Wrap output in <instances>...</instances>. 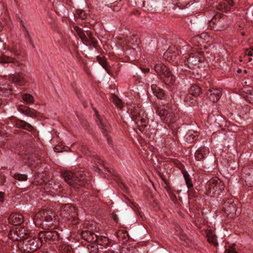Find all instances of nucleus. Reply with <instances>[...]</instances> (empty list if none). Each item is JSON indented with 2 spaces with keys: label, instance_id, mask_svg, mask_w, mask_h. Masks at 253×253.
<instances>
[{
  "label": "nucleus",
  "instance_id": "nucleus-24",
  "mask_svg": "<svg viewBox=\"0 0 253 253\" xmlns=\"http://www.w3.org/2000/svg\"><path fill=\"white\" fill-rule=\"evenodd\" d=\"M208 153V149L201 147L196 151L195 153V158L197 161H201L204 159L205 156Z\"/></svg>",
  "mask_w": 253,
  "mask_h": 253
},
{
  "label": "nucleus",
  "instance_id": "nucleus-38",
  "mask_svg": "<svg viewBox=\"0 0 253 253\" xmlns=\"http://www.w3.org/2000/svg\"><path fill=\"white\" fill-rule=\"evenodd\" d=\"M13 178L20 181H27L28 179V176L26 174H21L19 173H15L13 175Z\"/></svg>",
  "mask_w": 253,
  "mask_h": 253
},
{
  "label": "nucleus",
  "instance_id": "nucleus-5",
  "mask_svg": "<svg viewBox=\"0 0 253 253\" xmlns=\"http://www.w3.org/2000/svg\"><path fill=\"white\" fill-rule=\"evenodd\" d=\"M156 112L166 123L173 124L177 120L174 112L168 106H158Z\"/></svg>",
  "mask_w": 253,
  "mask_h": 253
},
{
  "label": "nucleus",
  "instance_id": "nucleus-63",
  "mask_svg": "<svg viewBox=\"0 0 253 253\" xmlns=\"http://www.w3.org/2000/svg\"><path fill=\"white\" fill-rule=\"evenodd\" d=\"M39 216V214H37L36 215H35V217H38Z\"/></svg>",
  "mask_w": 253,
  "mask_h": 253
},
{
  "label": "nucleus",
  "instance_id": "nucleus-62",
  "mask_svg": "<svg viewBox=\"0 0 253 253\" xmlns=\"http://www.w3.org/2000/svg\"><path fill=\"white\" fill-rule=\"evenodd\" d=\"M241 69H239V70H238V73H240V72H241Z\"/></svg>",
  "mask_w": 253,
  "mask_h": 253
},
{
  "label": "nucleus",
  "instance_id": "nucleus-42",
  "mask_svg": "<svg viewBox=\"0 0 253 253\" xmlns=\"http://www.w3.org/2000/svg\"><path fill=\"white\" fill-rule=\"evenodd\" d=\"M245 55H248L250 57H253V48L247 49L245 51Z\"/></svg>",
  "mask_w": 253,
  "mask_h": 253
},
{
  "label": "nucleus",
  "instance_id": "nucleus-54",
  "mask_svg": "<svg viewBox=\"0 0 253 253\" xmlns=\"http://www.w3.org/2000/svg\"><path fill=\"white\" fill-rule=\"evenodd\" d=\"M199 39H200V37L199 36H196L194 37L192 40L193 42H194L195 41H197Z\"/></svg>",
  "mask_w": 253,
  "mask_h": 253
},
{
  "label": "nucleus",
  "instance_id": "nucleus-35",
  "mask_svg": "<svg viewBox=\"0 0 253 253\" xmlns=\"http://www.w3.org/2000/svg\"><path fill=\"white\" fill-rule=\"evenodd\" d=\"M21 22L22 23V26L24 28V29H25V30L26 31V34H25V37L27 39H28L30 43L32 45L33 47V48H35V44L34 43L33 40L31 36L30 35L28 30H27V28L24 25L23 21L21 20Z\"/></svg>",
  "mask_w": 253,
  "mask_h": 253
},
{
  "label": "nucleus",
  "instance_id": "nucleus-11",
  "mask_svg": "<svg viewBox=\"0 0 253 253\" xmlns=\"http://www.w3.org/2000/svg\"><path fill=\"white\" fill-rule=\"evenodd\" d=\"M221 13H216L209 21V25L215 31H221L225 28L224 21L222 19Z\"/></svg>",
  "mask_w": 253,
  "mask_h": 253
},
{
  "label": "nucleus",
  "instance_id": "nucleus-33",
  "mask_svg": "<svg viewBox=\"0 0 253 253\" xmlns=\"http://www.w3.org/2000/svg\"><path fill=\"white\" fill-rule=\"evenodd\" d=\"M183 176L188 188L189 189L193 187V185L189 174L187 172L185 171L183 172Z\"/></svg>",
  "mask_w": 253,
  "mask_h": 253
},
{
  "label": "nucleus",
  "instance_id": "nucleus-40",
  "mask_svg": "<svg viewBox=\"0 0 253 253\" xmlns=\"http://www.w3.org/2000/svg\"><path fill=\"white\" fill-rule=\"evenodd\" d=\"M197 135V134H193L191 131L188 132L186 135V140L187 142L191 143L194 140Z\"/></svg>",
  "mask_w": 253,
  "mask_h": 253
},
{
  "label": "nucleus",
  "instance_id": "nucleus-29",
  "mask_svg": "<svg viewBox=\"0 0 253 253\" xmlns=\"http://www.w3.org/2000/svg\"><path fill=\"white\" fill-rule=\"evenodd\" d=\"M116 236L119 240L122 241L123 242L126 241L128 238L127 233L126 232L123 230H119L116 233Z\"/></svg>",
  "mask_w": 253,
  "mask_h": 253
},
{
  "label": "nucleus",
  "instance_id": "nucleus-59",
  "mask_svg": "<svg viewBox=\"0 0 253 253\" xmlns=\"http://www.w3.org/2000/svg\"><path fill=\"white\" fill-rule=\"evenodd\" d=\"M99 161L98 162V163H103V162L102 161H101V160H99Z\"/></svg>",
  "mask_w": 253,
  "mask_h": 253
},
{
  "label": "nucleus",
  "instance_id": "nucleus-27",
  "mask_svg": "<svg viewBox=\"0 0 253 253\" xmlns=\"http://www.w3.org/2000/svg\"><path fill=\"white\" fill-rule=\"evenodd\" d=\"M151 87L157 98L162 99L165 96V92L163 89L154 84L152 85Z\"/></svg>",
  "mask_w": 253,
  "mask_h": 253
},
{
  "label": "nucleus",
  "instance_id": "nucleus-30",
  "mask_svg": "<svg viewBox=\"0 0 253 253\" xmlns=\"http://www.w3.org/2000/svg\"><path fill=\"white\" fill-rule=\"evenodd\" d=\"M200 88L198 85L194 84L189 88L188 93L194 95V96L198 97L200 94Z\"/></svg>",
  "mask_w": 253,
  "mask_h": 253
},
{
  "label": "nucleus",
  "instance_id": "nucleus-61",
  "mask_svg": "<svg viewBox=\"0 0 253 253\" xmlns=\"http://www.w3.org/2000/svg\"><path fill=\"white\" fill-rule=\"evenodd\" d=\"M252 59H253V58H252L250 57V58H249V60H249V61H251Z\"/></svg>",
  "mask_w": 253,
  "mask_h": 253
},
{
  "label": "nucleus",
  "instance_id": "nucleus-1",
  "mask_svg": "<svg viewBox=\"0 0 253 253\" xmlns=\"http://www.w3.org/2000/svg\"><path fill=\"white\" fill-rule=\"evenodd\" d=\"M8 50L12 53L13 56L4 54L0 56V63H11L13 68H22L26 66L25 61L27 54L19 43H14L8 47Z\"/></svg>",
  "mask_w": 253,
  "mask_h": 253
},
{
  "label": "nucleus",
  "instance_id": "nucleus-28",
  "mask_svg": "<svg viewBox=\"0 0 253 253\" xmlns=\"http://www.w3.org/2000/svg\"><path fill=\"white\" fill-rule=\"evenodd\" d=\"M60 214L63 217H66L68 213H69L74 208L72 207L70 204H65L61 207Z\"/></svg>",
  "mask_w": 253,
  "mask_h": 253
},
{
  "label": "nucleus",
  "instance_id": "nucleus-7",
  "mask_svg": "<svg viewBox=\"0 0 253 253\" xmlns=\"http://www.w3.org/2000/svg\"><path fill=\"white\" fill-rule=\"evenodd\" d=\"M38 233L42 244H56L59 240V233L53 229L42 231Z\"/></svg>",
  "mask_w": 253,
  "mask_h": 253
},
{
  "label": "nucleus",
  "instance_id": "nucleus-47",
  "mask_svg": "<svg viewBox=\"0 0 253 253\" xmlns=\"http://www.w3.org/2000/svg\"><path fill=\"white\" fill-rule=\"evenodd\" d=\"M77 85V83H75V82L71 84V85H72V87L74 88L76 94H78V92H77V89L75 87Z\"/></svg>",
  "mask_w": 253,
  "mask_h": 253
},
{
  "label": "nucleus",
  "instance_id": "nucleus-60",
  "mask_svg": "<svg viewBox=\"0 0 253 253\" xmlns=\"http://www.w3.org/2000/svg\"><path fill=\"white\" fill-rule=\"evenodd\" d=\"M19 0H14V1L16 3H17L18 2Z\"/></svg>",
  "mask_w": 253,
  "mask_h": 253
},
{
  "label": "nucleus",
  "instance_id": "nucleus-45",
  "mask_svg": "<svg viewBox=\"0 0 253 253\" xmlns=\"http://www.w3.org/2000/svg\"><path fill=\"white\" fill-rule=\"evenodd\" d=\"M4 182L5 179L4 176L0 174V184H3Z\"/></svg>",
  "mask_w": 253,
  "mask_h": 253
},
{
  "label": "nucleus",
  "instance_id": "nucleus-26",
  "mask_svg": "<svg viewBox=\"0 0 253 253\" xmlns=\"http://www.w3.org/2000/svg\"><path fill=\"white\" fill-rule=\"evenodd\" d=\"M81 171H80V172ZM80 186L82 185L85 186L86 184V188H89L90 187V177L89 174L87 173V175L86 173H80Z\"/></svg>",
  "mask_w": 253,
  "mask_h": 253
},
{
  "label": "nucleus",
  "instance_id": "nucleus-52",
  "mask_svg": "<svg viewBox=\"0 0 253 253\" xmlns=\"http://www.w3.org/2000/svg\"><path fill=\"white\" fill-rule=\"evenodd\" d=\"M141 70L143 73H145L149 72L150 69L149 68H141Z\"/></svg>",
  "mask_w": 253,
  "mask_h": 253
},
{
  "label": "nucleus",
  "instance_id": "nucleus-14",
  "mask_svg": "<svg viewBox=\"0 0 253 253\" xmlns=\"http://www.w3.org/2000/svg\"><path fill=\"white\" fill-rule=\"evenodd\" d=\"M131 118L138 126H146L147 125V114L142 110H139L137 114H132Z\"/></svg>",
  "mask_w": 253,
  "mask_h": 253
},
{
  "label": "nucleus",
  "instance_id": "nucleus-23",
  "mask_svg": "<svg viewBox=\"0 0 253 253\" xmlns=\"http://www.w3.org/2000/svg\"><path fill=\"white\" fill-rule=\"evenodd\" d=\"M80 39L84 43L88 42H94L93 37L90 31L80 30Z\"/></svg>",
  "mask_w": 253,
  "mask_h": 253
},
{
  "label": "nucleus",
  "instance_id": "nucleus-31",
  "mask_svg": "<svg viewBox=\"0 0 253 253\" xmlns=\"http://www.w3.org/2000/svg\"><path fill=\"white\" fill-rule=\"evenodd\" d=\"M111 99L118 108H122L123 107L122 100L117 95H112Z\"/></svg>",
  "mask_w": 253,
  "mask_h": 253
},
{
  "label": "nucleus",
  "instance_id": "nucleus-46",
  "mask_svg": "<svg viewBox=\"0 0 253 253\" xmlns=\"http://www.w3.org/2000/svg\"><path fill=\"white\" fill-rule=\"evenodd\" d=\"M62 148L60 146H55L54 148V150L56 152H62Z\"/></svg>",
  "mask_w": 253,
  "mask_h": 253
},
{
  "label": "nucleus",
  "instance_id": "nucleus-36",
  "mask_svg": "<svg viewBox=\"0 0 253 253\" xmlns=\"http://www.w3.org/2000/svg\"><path fill=\"white\" fill-rule=\"evenodd\" d=\"M22 99L27 104H32L34 102V97L29 93L24 94L22 96Z\"/></svg>",
  "mask_w": 253,
  "mask_h": 253
},
{
  "label": "nucleus",
  "instance_id": "nucleus-15",
  "mask_svg": "<svg viewBox=\"0 0 253 253\" xmlns=\"http://www.w3.org/2000/svg\"><path fill=\"white\" fill-rule=\"evenodd\" d=\"M13 234L16 235L15 240L17 241L23 240L25 241L27 239L30 234V231L27 228L24 227H18L15 229L11 232V235Z\"/></svg>",
  "mask_w": 253,
  "mask_h": 253
},
{
  "label": "nucleus",
  "instance_id": "nucleus-9",
  "mask_svg": "<svg viewBox=\"0 0 253 253\" xmlns=\"http://www.w3.org/2000/svg\"><path fill=\"white\" fill-rule=\"evenodd\" d=\"M205 59L203 52L201 50L193 49L190 53L189 57L185 60V64L190 68L193 66H199V64L203 62Z\"/></svg>",
  "mask_w": 253,
  "mask_h": 253
},
{
  "label": "nucleus",
  "instance_id": "nucleus-17",
  "mask_svg": "<svg viewBox=\"0 0 253 253\" xmlns=\"http://www.w3.org/2000/svg\"><path fill=\"white\" fill-rule=\"evenodd\" d=\"M17 110L26 116L31 118H36L38 112L35 109L26 106L24 105H19L17 107Z\"/></svg>",
  "mask_w": 253,
  "mask_h": 253
},
{
  "label": "nucleus",
  "instance_id": "nucleus-37",
  "mask_svg": "<svg viewBox=\"0 0 253 253\" xmlns=\"http://www.w3.org/2000/svg\"><path fill=\"white\" fill-rule=\"evenodd\" d=\"M207 236L209 242L212 243L214 244H217L216 236L212 232L210 231L207 232Z\"/></svg>",
  "mask_w": 253,
  "mask_h": 253
},
{
  "label": "nucleus",
  "instance_id": "nucleus-6",
  "mask_svg": "<svg viewBox=\"0 0 253 253\" xmlns=\"http://www.w3.org/2000/svg\"><path fill=\"white\" fill-rule=\"evenodd\" d=\"M156 112L166 123L173 124L177 120L174 112L168 106H158Z\"/></svg>",
  "mask_w": 253,
  "mask_h": 253
},
{
  "label": "nucleus",
  "instance_id": "nucleus-2",
  "mask_svg": "<svg viewBox=\"0 0 253 253\" xmlns=\"http://www.w3.org/2000/svg\"><path fill=\"white\" fill-rule=\"evenodd\" d=\"M224 187V183L216 177L210 179L206 184L207 193L213 197L220 196L223 192Z\"/></svg>",
  "mask_w": 253,
  "mask_h": 253
},
{
  "label": "nucleus",
  "instance_id": "nucleus-10",
  "mask_svg": "<svg viewBox=\"0 0 253 253\" xmlns=\"http://www.w3.org/2000/svg\"><path fill=\"white\" fill-rule=\"evenodd\" d=\"M154 69L157 73L162 78H165L166 82L172 83L174 82L173 77L172 76L169 69L164 64L160 63L156 64Z\"/></svg>",
  "mask_w": 253,
  "mask_h": 253
},
{
  "label": "nucleus",
  "instance_id": "nucleus-51",
  "mask_svg": "<svg viewBox=\"0 0 253 253\" xmlns=\"http://www.w3.org/2000/svg\"><path fill=\"white\" fill-rule=\"evenodd\" d=\"M2 128V125L0 124V130H1V129ZM1 131H0V140L2 138V136L1 135ZM2 142H4V140H1L0 142V144H1V143Z\"/></svg>",
  "mask_w": 253,
  "mask_h": 253
},
{
  "label": "nucleus",
  "instance_id": "nucleus-8",
  "mask_svg": "<svg viewBox=\"0 0 253 253\" xmlns=\"http://www.w3.org/2000/svg\"><path fill=\"white\" fill-rule=\"evenodd\" d=\"M81 235L84 240L89 243L96 242L100 246H107L109 242V239L106 237H99L93 232L88 230L83 231Z\"/></svg>",
  "mask_w": 253,
  "mask_h": 253
},
{
  "label": "nucleus",
  "instance_id": "nucleus-20",
  "mask_svg": "<svg viewBox=\"0 0 253 253\" xmlns=\"http://www.w3.org/2000/svg\"><path fill=\"white\" fill-rule=\"evenodd\" d=\"M233 3V0H221L217 6V8L222 12H227L230 10Z\"/></svg>",
  "mask_w": 253,
  "mask_h": 253
},
{
  "label": "nucleus",
  "instance_id": "nucleus-56",
  "mask_svg": "<svg viewBox=\"0 0 253 253\" xmlns=\"http://www.w3.org/2000/svg\"><path fill=\"white\" fill-rule=\"evenodd\" d=\"M107 71V72L109 74V75H112V72L111 71L107 68V67L106 68H105Z\"/></svg>",
  "mask_w": 253,
  "mask_h": 253
},
{
  "label": "nucleus",
  "instance_id": "nucleus-34",
  "mask_svg": "<svg viewBox=\"0 0 253 253\" xmlns=\"http://www.w3.org/2000/svg\"><path fill=\"white\" fill-rule=\"evenodd\" d=\"M90 243L87 245V248L90 253H98V245Z\"/></svg>",
  "mask_w": 253,
  "mask_h": 253
},
{
  "label": "nucleus",
  "instance_id": "nucleus-12",
  "mask_svg": "<svg viewBox=\"0 0 253 253\" xmlns=\"http://www.w3.org/2000/svg\"><path fill=\"white\" fill-rule=\"evenodd\" d=\"M65 181L75 189L79 188V178L76 174L71 171H65L62 173Z\"/></svg>",
  "mask_w": 253,
  "mask_h": 253
},
{
  "label": "nucleus",
  "instance_id": "nucleus-4",
  "mask_svg": "<svg viewBox=\"0 0 253 253\" xmlns=\"http://www.w3.org/2000/svg\"><path fill=\"white\" fill-rule=\"evenodd\" d=\"M156 112L166 123L173 124L177 120L174 112L168 106H158Z\"/></svg>",
  "mask_w": 253,
  "mask_h": 253
},
{
  "label": "nucleus",
  "instance_id": "nucleus-21",
  "mask_svg": "<svg viewBox=\"0 0 253 253\" xmlns=\"http://www.w3.org/2000/svg\"><path fill=\"white\" fill-rule=\"evenodd\" d=\"M221 91L219 89H209L207 92V95L210 99L213 102H217L220 98Z\"/></svg>",
  "mask_w": 253,
  "mask_h": 253
},
{
  "label": "nucleus",
  "instance_id": "nucleus-49",
  "mask_svg": "<svg viewBox=\"0 0 253 253\" xmlns=\"http://www.w3.org/2000/svg\"><path fill=\"white\" fill-rule=\"evenodd\" d=\"M74 30L76 32L77 34L79 35V27L77 26H75L73 27Z\"/></svg>",
  "mask_w": 253,
  "mask_h": 253
},
{
  "label": "nucleus",
  "instance_id": "nucleus-18",
  "mask_svg": "<svg viewBox=\"0 0 253 253\" xmlns=\"http://www.w3.org/2000/svg\"><path fill=\"white\" fill-rule=\"evenodd\" d=\"M12 82L20 86L24 85L27 82L25 75L22 73H16L11 77Z\"/></svg>",
  "mask_w": 253,
  "mask_h": 253
},
{
  "label": "nucleus",
  "instance_id": "nucleus-43",
  "mask_svg": "<svg viewBox=\"0 0 253 253\" xmlns=\"http://www.w3.org/2000/svg\"><path fill=\"white\" fill-rule=\"evenodd\" d=\"M87 17V14L84 11L80 10V19L83 20L86 19Z\"/></svg>",
  "mask_w": 253,
  "mask_h": 253
},
{
  "label": "nucleus",
  "instance_id": "nucleus-58",
  "mask_svg": "<svg viewBox=\"0 0 253 253\" xmlns=\"http://www.w3.org/2000/svg\"><path fill=\"white\" fill-rule=\"evenodd\" d=\"M82 151L83 152H84L85 154H87V153H86V151H85V148H84V147H82Z\"/></svg>",
  "mask_w": 253,
  "mask_h": 253
},
{
  "label": "nucleus",
  "instance_id": "nucleus-41",
  "mask_svg": "<svg viewBox=\"0 0 253 253\" xmlns=\"http://www.w3.org/2000/svg\"><path fill=\"white\" fill-rule=\"evenodd\" d=\"M97 60L98 61L99 63L104 68H106L107 66V63L105 59L102 58V57H97Z\"/></svg>",
  "mask_w": 253,
  "mask_h": 253
},
{
  "label": "nucleus",
  "instance_id": "nucleus-3",
  "mask_svg": "<svg viewBox=\"0 0 253 253\" xmlns=\"http://www.w3.org/2000/svg\"><path fill=\"white\" fill-rule=\"evenodd\" d=\"M42 242L39 238V234L38 237H34L33 238L23 241L20 245V250L23 253H31L37 251L42 245Z\"/></svg>",
  "mask_w": 253,
  "mask_h": 253
},
{
  "label": "nucleus",
  "instance_id": "nucleus-55",
  "mask_svg": "<svg viewBox=\"0 0 253 253\" xmlns=\"http://www.w3.org/2000/svg\"><path fill=\"white\" fill-rule=\"evenodd\" d=\"M75 51L77 53V57L78 58H79V55H78V47H76V48H75Z\"/></svg>",
  "mask_w": 253,
  "mask_h": 253
},
{
  "label": "nucleus",
  "instance_id": "nucleus-39",
  "mask_svg": "<svg viewBox=\"0 0 253 253\" xmlns=\"http://www.w3.org/2000/svg\"><path fill=\"white\" fill-rule=\"evenodd\" d=\"M245 181L248 186H252L253 185V173L247 174L245 178Z\"/></svg>",
  "mask_w": 253,
  "mask_h": 253
},
{
  "label": "nucleus",
  "instance_id": "nucleus-13",
  "mask_svg": "<svg viewBox=\"0 0 253 253\" xmlns=\"http://www.w3.org/2000/svg\"><path fill=\"white\" fill-rule=\"evenodd\" d=\"M13 123L14 126L18 128L26 130L33 134H35L37 132V130L34 126L24 120L15 118Z\"/></svg>",
  "mask_w": 253,
  "mask_h": 253
},
{
  "label": "nucleus",
  "instance_id": "nucleus-16",
  "mask_svg": "<svg viewBox=\"0 0 253 253\" xmlns=\"http://www.w3.org/2000/svg\"><path fill=\"white\" fill-rule=\"evenodd\" d=\"M224 212L228 215L233 216L236 212V204L233 199H226L223 205Z\"/></svg>",
  "mask_w": 253,
  "mask_h": 253
},
{
  "label": "nucleus",
  "instance_id": "nucleus-44",
  "mask_svg": "<svg viewBox=\"0 0 253 253\" xmlns=\"http://www.w3.org/2000/svg\"><path fill=\"white\" fill-rule=\"evenodd\" d=\"M226 252L227 253H236V252L235 249L232 248H231L230 249H226Z\"/></svg>",
  "mask_w": 253,
  "mask_h": 253
},
{
  "label": "nucleus",
  "instance_id": "nucleus-48",
  "mask_svg": "<svg viewBox=\"0 0 253 253\" xmlns=\"http://www.w3.org/2000/svg\"><path fill=\"white\" fill-rule=\"evenodd\" d=\"M4 193L1 192H0V202H2L4 199Z\"/></svg>",
  "mask_w": 253,
  "mask_h": 253
},
{
  "label": "nucleus",
  "instance_id": "nucleus-50",
  "mask_svg": "<svg viewBox=\"0 0 253 253\" xmlns=\"http://www.w3.org/2000/svg\"><path fill=\"white\" fill-rule=\"evenodd\" d=\"M132 251H130V250H123L121 253H132Z\"/></svg>",
  "mask_w": 253,
  "mask_h": 253
},
{
  "label": "nucleus",
  "instance_id": "nucleus-57",
  "mask_svg": "<svg viewBox=\"0 0 253 253\" xmlns=\"http://www.w3.org/2000/svg\"><path fill=\"white\" fill-rule=\"evenodd\" d=\"M3 28V26L2 24V23L1 22H0V32L2 30Z\"/></svg>",
  "mask_w": 253,
  "mask_h": 253
},
{
  "label": "nucleus",
  "instance_id": "nucleus-19",
  "mask_svg": "<svg viewBox=\"0 0 253 253\" xmlns=\"http://www.w3.org/2000/svg\"><path fill=\"white\" fill-rule=\"evenodd\" d=\"M8 220L9 222L13 225H20L24 221L23 215L19 213H14L10 214Z\"/></svg>",
  "mask_w": 253,
  "mask_h": 253
},
{
  "label": "nucleus",
  "instance_id": "nucleus-25",
  "mask_svg": "<svg viewBox=\"0 0 253 253\" xmlns=\"http://www.w3.org/2000/svg\"><path fill=\"white\" fill-rule=\"evenodd\" d=\"M197 97L191 93H188L184 99V102L188 106L195 105L197 102Z\"/></svg>",
  "mask_w": 253,
  "mask_h": 253
},
{
  "label": "nucleus",
  "instance_id": "nucleus-22",
  "mask_svg": "<svg viewBox=\"0 0 253 253\" xmlns=\"http://www.w3.org/2000/svg\"><path fill=\"white\" fill-rule=\"evenodd\" d=\"M99 126L104 136L106 137L108 143L110 144L111 139L108 135V132L110 131V126L106 121H103L102 120L100 121Z\"/></svg>",
  "mask_w": 253,
  "mask_h": 253
},
{
  "label": "nucleus",
  "instance_id": "nucleus-32",
  "mask_svg": "<svg viewBox=\"0 0 253 253\" xmlns=\"http://www.w3.org/2000/svg\"><path fill=\"white\" fill-rule=\"evenodd\" d=\"M59 251L61 253H73L72 248L68 245L64 244L60 246Z\"/></svg>",
  "mask_w": 253,
  "mask_h": 253
},
{
  "label": "nucleus",
  "instance_id": "nucleus-53",
  "mask_svg": "<svg viewBox=\"0 0 253 253\" xmlns=\"http://www.w3.org/2000/svg\"><path fill=\"white\" fill-rule=\"evenodd\" d=\"M71 216H72V217H74V221H73V223L74 224H76L78 223H79L78 219V218L76 219H75V217H74L73 215H72Z\"/></svg>",
  "mask_w": 253,
  "mask_h": 253
}]
</instances>
